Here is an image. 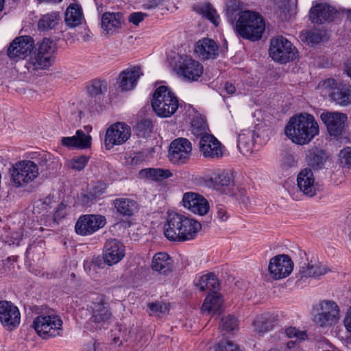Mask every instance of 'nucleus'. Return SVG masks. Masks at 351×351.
<instances>
[{
	"label": "nucleus",
	"instance_id": "nucleus-64",
	"mask_svg": "<svg viewBox=\"0 0 351 351\" xmlns=\"http://www.w3.org/2000/svg\"><path fill=\"white\" fill-rule=\"evenodd\" d=\"M343 322L346 330L349 332H351V306L347 312Z\"/></svg>",
	"mask_w": 351,
	"mask_h": 351
},
{
	"label": "nucleus",
	"instance_id": "nucleus-57",
	"mask_svg": "<svg viewBox=\"0 0 351 351\" xmlns=\"http://www.w3.org/2000/svg\"><path fill=\"white\" fill-rule=\"evenodd\" d=\"M192 127L193 130H196V132H199V134L206 132L207 129L206 123L202 119H200L199 123L198 120L194 119L192 121Z\"/></svg>",
	"mask_w": 351,
	"mask_h": 351
},
{
	"label": "nucleus",
	"instance_id": "nucleus-43",
	"mask_svg": "<svg viewBox=\"0 0 351 351\" xmlns=\"http://www.w3.org/2000/svg\"><path fill=\"white\" fill-rule=\"evenodd\" d=\"M326 153L322 150H316L309 153V164L315 169H321L326 160Z\"/></svg>",
	"mask_w": 351,
	"mask_h": 351
},
{
	"label": "nucleus",
	"instance_id": "nucleus-45",
	"mask_svg": "<svg viewBox=\"0 0 351 351\" xmlns=\"http://www.w3.org/2000/svg\"><path fill=\"white\" fill-rule=\"evenodd\" d=\"M301 38L309 45H314L322 41L323 35L319 31H306L301 34Z\"/></svg>",
	"mask_w": 351,
	"mask_h": 351
},
{
	"label": "nucleus",
	"instance_id": "nucleus-3",
	"mask_svg": "<svg viewBox=\"0 0 351 351\" xmlns=\"http://www.w3.org/2000/svg\"><path fill=\"white\" fill-rule=\"evenodd\" d=\"M265 27L262 16L256 12L250 10L240 12L235 24V29L239 36L252 41L261 38Z\"/></svg>",
	"mask_w": 351,
	"mask_h": 351
},
{
	"label": "nucleus",
	"instance_id": "nucleus-58",
	"mask_svg": "<svg viewBox=\"0 0 351 351\" xmlns=\"http://www.w3.org/2000/svg\"><path fill=\"white\" fill-rule=\"evenodd\" d=\"M147 15L143 12H134L129 16V21L135 25H138Z\"/></svg>",
	"mask_w": 351,
	"mask_h": 351
},
{
	"label": "nucleus",
	"instance_id": "nucleus-54",
	"mask_svg": "<svg viewBox=\"0 0 351 351\" xmlns=\"http://www.w3.org/2000/svg\"><path fill=\"white\" fill-rule=\"evenodd\" d=\"M66 205L64 203H60L58 204V207L56 208V211L53 214V221L56 223H59V221L64 218L66 215Z\"/></svg>",
	"mask_w": 351,
	"mask_h": 351
},
{
	"label": "nucleus",
	"instance_id": "nucleus-48",
	"mask_svg": "<svg viewBox=\"0 0 351 351\" xmlns=\"http://www.w3.org/2000/svg\"><path fill=\"white\" fill-rule=\"evenodd\" d=\"M88 161V158L85 156H77L72 158L68 162L69 168L75 170L81 171L83 169Z\"/></svg>",
	"mask_w": 351,
	"mask_h": 351
},
{
	"label": "nucleus",
	"instance_id": "nucleus-14",
	"mask_svg": "<svg viewBox=\"0 0 351 351\" xmlns=\"http://www.w3.org/2000/svg\"><path fill=\"white\" fill-rule=\"evenodd\" d=\"M130 127L125 123L117 122L111 125L106 130L105 145L108 149L115 145L125 143L130 137Z\"/></svg>",
	"mask_w": 351,
	"mask_h": 351
},
{
	"label": "nucleus",
	"instance_id": "nucleus-12",
	"mask_svg": "<svg viewBox=\"0 0 351 351\" xmlns=\"http://www.w3.org/2000/svg\"><path fill=\"white\" fill-rule=\"evenodd\" d=\"M90 308L92 315L88 319V324L95 330L105 327L111 317V313L104 298L102 295L98 296L95 301L92 302Z\"/></svg>",
	"mask_w": 351,
	"mask_h": 351
},
{
	"label": "nucleus",
	"instance_id": "nucleus-31",
	"mask_svg": "<svg viewBox=\"0 0 351 351\" xmlns=\"http://www.w3.org/2000/svg\"><path fill=\"white\" fill-rule=\"evenodd\" d=\"M223 303L222 296L219 293L213 291L205 298L201 311L204 315H211L219 313Z\"/></svg>",
	"mask_w": 351,
	"mask_h": 351
},
{
	"label": "nucleus",
	"instance_id": "nucleus-7",
	"mask_svg": "<svg viewBox=\"0 0 351 351\" xmlns=\"http://www.w3.org/2000/svg\"><path fill=\"white\" fill-rule=\"evenodd\" d=\"M33 327L40 337L48 339L61 335L62 320L55 314L41 315L34 318Z\"/></svg>",
	"mask_w": 351,
	"mask_h": 351
},
{
	"label": "nucleus",
	"instance_id": "nucleus-32",
	"mask_svg": "<svg viewBox=\"0 0 351 351\" xmlns=\"http://www.w3.org/2000/svg\"><path fill=\"white\" fill-rule=\"evenodd\" d=\"M122 14L119 12H106L101 17V27L108 34H112L121 27Z\"/></svg>",
	"mask_w": 351,
	"mask_h": 351
},
{
	"label": "nucleus",
	"instance_id": "nucleus-51",
	"mask_svg": "<svg viewBox=\"0 0 351 351\" xmlns=\"http://www.w3.org/2000/svg\"><path fill=\"white\" fill-rule=\"evenodd\" d=\"M149 309L154 313L165 314L169 311V306L161 302L151 303L148 304Z\"/></svg>",
	"mask_w": 351,
	"mask_h": 351
},
{
	"label": "nucleus",
	"instance_id": "nucleus-52",
	"mask_svg": "<svg viewBox=\"0 0 351 351\" xmlns=\"http://www.w3.org/2000/svg\"><path fill=\"white\" fill-rule=\"evenodd\" d=\"M298 165V159L296 157L290 153H287L284 155L282 160V165L285 168H291L296 167Z\"/></svg>",
	"mask_w": 351,
	"mask_h": 351
},
{
	"label": "nucleus",
	"instance_id": "nucleus-27",
	"mask_svg": "<svg viewBox=\"0 0 351 351\" xmlns=\"http://www.w3.org/2000/svg\"><path fill=\"white\" fill-rule=\"evenodd\" d=\"M329 271L330 269L326 265L320 263H304L300 267L298 276L300 279L308 278H317L325 275Z\"/></svg>",
	"mask_w": 351,
	"mask_h": 351
},
{
	"label": "nucleus",
	"instance_id": "nucleus-44",
	"mask_svg": "<svg viewBox=\"0 0 351 351\" xmlns=\"http://www.w3.org/2000/svg\"><path fill=\"white\" fill-rule=\"evenodd\" d=\"M152 123L149 119L139 121L135 126V132L138 137L146 138L152 132Z\"/></svg>",
	"mask_w": 351,
	"mask_h": 351
},
{
	"label": "nucleus",
	"instance_id": "nucleus-9",
	"mask_svg": "<svg viewBox=\"0 0 351 351\" xmlns=\"http://www.w3.org/2000/svg\"><path fill=\"white\" fill-rule=\"evenodd\" d=\"M269 53L274 61L281 64L292 61L298 56L295 47L282 36L271 39Z\"/></svg>",
	"mask_w": 351,
	"mask_h": 351
},
{
	"label": "nucleus",
	"instance_id": "nucleus-40",
	"mask_svg": "<svg viewBox=\"0 0 351 351\" xmlns=\"http://www.w3.org/2000/svg\"><path fill=\"white\" fill-rule=\"evenodd\" d=\"M197 12L208 19L215 26H218L220 22L219 16L217 14L216 10L210 3H205L199 6Z\"/></svg>",
	"mask_w": 351,
	"mask_h": 351
},
{
	"label": "nucleus",
	"instance_id": "nucleus-24",
	"mask_svg": "<svg viewBox=\"0 0 351 351\" xmlns=\"http://www.w3.org/2000/svg\"><path fill=\"white\" fill-rule=\"evenodd\" d=\"M337 10L327 3H318L313 6L309 11V19L312 23L322 24L332 21Z\"/></svg>",
	"mask_w": 351,
	"mask_h": 351
},
{
	"label": "nucleus",
	"instance_id": "nucleus-18",
	"mask_svg": "<svg viewBox=\"0 0 351 351\" xmlns=\"http://www.w3.org/2000/svg\"><path fill=\"white\" fill-rule=\"evenodd\" d=\"M34 40L29 36L16 38L10 45L7 55L11 60L25 59L34 47Z\"/></svg>",
	"mask_w": 351,
	"mask_h": 351
},
{
	"label": "nucleus",
	"instance_id": "nucleus-60",
	"mask_svg": "<svg viewBox=\"0 0 351 351\" xmlns=\"http://www.w3.org/2000/svg\"><path fill=\"white\" fill-rule=\"evenodd\" d=\"M143 156L140 154H138L134 156H130L128 158H126V163L128 165H132V166H136L138 165L141 162L143 161Z\"/></svg>",
	"mask_w": 351,
	"mask_h": 351
},
{
	"label": "nucleus",
	"instance_id": "nucleus-63",
	"mask_svg": "<svg viewBox=\"0 0 351 351\" xmlns=\"http://www.w3.org/2000/svg\"><path fill=\"white\" fill-rule=\"evenodd\" d=\"M99 346V343L95 340H92L88 343L84 345L82 351H96Z\"/></svg>",
	"mask_w": 351,
	"mask_h": 351
},
{
	"label": "nucleus",
	"instance_id": "nucleus-61",
	"mask_svg": "<svg viewBox=\"0 0 351 351\" xmlns=\"http://www.w3.org/2000/svg\"><path fill=\"white\" fill-rule=\"evenodd\" d=\"M167 0H148L144 5L145 9H154L160 5H163Z\"/></svg>",
	"mask_w": 351,
	"mask_h": 351
},
{
	"label": "nucleus",
	"instance_id": "nucleus-28",
	"mask_svg": "<svg viewBox=\"0 0 351 351\" xmlns=\"http://www.w3.org/2000/svg\"><path fill=\"white\" fill-rule=\"evenodd\" d=\"M173 260L166 252H158L152 258V269L161 274H167L173 268Z\"/></svg>",
	"mask_w": 351,
	"mask_h": 351
},
{
	"label": "nucleus",
	"instance_id": "nucleus-47",
	"mask_svg": "<svg viewBox=\"0 0 351 351\" xmlns=\"http://www.w3.org/2000/svg\"><path fill=\"white\" fill-rule=\"evenodd\" d=\"M213 351H240L239 346L234 342L229 340L219 341L213 346Z\"/></svg>",
	"mask_w": 351,
	"mask_h": 351
},
{
	"label": "nucleus",
	"instance_id": "nucleus-55",
	"mask_svg": "<svg viewBox=\"0 0 351 351\" xmlns=\"http://www.w3.org/2000/svg\"><path fill=\"white\" fill-rule=\"evenodd\" d=\"M105 190L106 186L104 185L101 184H97L90 191L88 194V197L91 200L95 199L102 195L105 192Z\"/></svg>",
	"mask_w": 351,
	"mask_h": 351
},
{
	"label": "nucleus",
	"instance_id": "nucleus-50",
	"mask_svg": "<svg viewBox=\"0 0 351 351\" xmlns=\"http://www.w3.org/2000/svg\"><path fill=\"white\" fill-rule=\"evenodd\" d=\"M285 333L289 338L295 339V341H304L307 338V334L305 331L300 330L295 327L287 328Z\"/></svg>",
	"mask_w": 351,
	"mask_h": 351
},
{
	"label": "nucleus",
	"instance_id": "nucleus-46",
	"mask_svg": "<svg viewBox=\"0 0 351 351\" xmlns=\"http://www.w3.org/2000/svg\"><path fill=\"white\" fill-rule=\"evenodd\" d=\"M88 91L93 97L104 94L107 91V83L105 81L93 80L88 88Z\"/></svg>",
	"mask_w": 351,
	"mask_h": 351
},
{
	"label": "nucleus",
	"instance_id": "nucleus-15",
	"mask_svg": "<svg viewBox=\"0 0 351 351\" xmlns=\"http://www.w3.org/2000/svg\"><path fill=\"white\" fill-rule=\"evenodd\" d=\"M191 152V143L186 138H178L170 144L169 158L173 164H185L189 160Z\"/></svg>",
	"mask_w": 351,
	"mask_h": 351
},
{
	"label": "nucleus",
	"instance_id": "nucleus-4",
	"mask_svg": "<svg viewBox=\"0 0 351 351\" xmlns=\"http://www.w3.org/2000/svg\"><path fill=\"white\" fill-rule=\"evenodd\" d=\"M152 106L158 116L170 117L178 110L179 101L176 94L169 88L160 86L154 93Z\"/></svg>",
	"mask_w": 351,
	"mask_h": 351
},
{
	"label": "nucleus",
	"instance_id": "nucleus-35",
	"mask_svg": "<svg viewBox=\"0 0 351 351\" xmlns=\"http://www.w3.org/2000/svg\"><path fill=\"white\" fill-rule=\"evenodd\" d=\"M84 20V16L81 7L79 5L73 4L69 5L65 12L64 21L66 24L75 27L80 25Z\"/></svg>",
	"mask_w": 351,
	"mask_h": 351
},
{
	"label": "nucleus",
	"instance_id": "nucleus-16",
	"mask_svg": "<svg viewBox=\"0 0 351 351\" xmlns=\"http://www.w3.org/2000/svg\"><path fill=\"white\" fill-rule=\"evenodd\" d=\"M21 322V313L16 306L7 300L0 301V323L8 330L17 328Z\"/></svg>",
	"mask_w": 351,
	"mask_h": 351
},
{
	"label": "nucleus",
	"instance_id": "nucleus-42",
	"mask_svg": "<svg viewBox=\"0 0 351 351\" xmlns=\"http://www.w3.org/2000/svg\"><path fill=\"white\" fill-rule=\"evenodd\" d=\"M219 328L227 333H234L239 330L238 319L235 317L229 315L221 319Z\"/></svg>",
	"mask_w": 351,
	"mask_h": 351
},
{
	"label": "nucleus",
	"instance_id": "nucleus-19",
	"mask_svg": "<svg viewBox=\"0 0 351 351\" xmlns=\"http://www.w3.org/2000/svg\"><path fill=\"white\" fill-rule=\"evenodd\" d=\"M320 119L330 136L337 137L341 135L347 120L345 114L338 112H324L321 114Z\"/></svg>",
	"mask_w": 351,
	"mask_h": 351
},
{
	"label": "nucleus",
	"instance_id": "nucleus-20",
	"mask_svg": "<svg viewBox=\"0 0 351 351\" xmlns=\"http://www.w3.org/2000/svg\"><path fill=\"white\" fill-rule=\"evenodd\" d=\"M182 202L185 208L199 215H206L209 210L208 201L202 195L194 192L185 193Z\"/></svg>",
	"mask_w": 351,
	"mask_h": 351
},
{
	"label": "nucleus",
	"instance_id": "nucleus-26",
	"mask_svg": "<svg viewBox=\"0 0 351 351\" xmlns=\"http://www.w3.org/2000/svg\"><path fill=\"white\" fill-rule=\"evenodd\" d=\"M140 66H134L123 71L119 74V88L123 91L132 90L137 84L138 80L143 75Z\"/></svg>",
	"mask_w": 351,
	"mask_h": 351
},
{
	"label": "nucleus",
	"instance_id": "nucleus-2",
	"mask_svg": "<svg viewBox=\"0 0 351 351\" xmlns=\"http://www.w3.org/2000/svg\"><path fill=\"white\" fill-rule=\"evenodd\" d=\"M285 134L293 143L305 145L319 134V125L312 114L301 113L290 119Z\"/></svg>",
	"mask_w": 351,
	"mask_h": 351
},
{
	"label": "nucleus",
	"instance_id": "nucleus-59",
	"mask_svg": "<svg viewBox=\"0 0 351 351\" xmlns=\"http://www.w3.org/2000/svg\"><path fill=\"white\" fill-rule=\"evenodd\" d=\"M217 218L221 222L226 221L229 218L225 207L223 205H218L217 206Z\"/></svg>",
	"mask_w": 351,
	"mask_h": 351
},
{
	"label": "nucleus",
	"instance_id": "nucleus-10",
	"mask_svg": "<svg viewBox=\"0 0 351 351\" xmlns=\"http://www.w3.org/2000/svg\"><path fill=\"white\" fill-rule=\"evenodd\" d=\"M319 312L314 317V322L322 328L336 324L340 318V311L336 302L324 300L319 303Z\"/></svg>",
	"mask_w": 351,
	"mask_h": 351
},
{
	"label": "nucleus",
	"instance_id": "nucleus-38",
	"mask_svg": "<svg viewBox=\"0 0 351 351\" xmlns=\"http://www.w3.org/2000/svg\"><path fill=\"white\" fill-rule=\"evenodd\" d=\"M139 174L142 178H146L156 181L162 180L172 176L169 170L159 168L143 169L140 171Z\"/></svg>",
	"mask_w": 351,
	"mask_h": 351
},
{
	"label": "nucleus",
	"instance_id": "nucleus-29",
	"mask_svg": "<svg viewBox=\"0 0 351 351\" xmlns=\"http://www.w3.org/2000/svg\"><path fill=\"white\" fill-rule=\"evenodd\" d=\"M277 322V316L274 313H265L257 315L254 322V331L260 334H264L271 330Z\"/></svg>",
	"mask_w": 351,
	"mask_h": 351
},
{
	"label": "nucleus",
	"instance_id": "nucleus-5",
	"mask_svg": "<svg viewBox=\"0 0 351 351\" xmlns=\"http://www.w3.org/2000/svg\"><path fill=\"white\" fill-rule=\"evenodd\" d=\"M317 89L324 97H328L331 101L341 106L351 104V87L346 84H338L333 78L321 81Z\"/></svg>",
	"mask_w": 351,
	"mask_h": 351
},
{
	"label": "nucleus",
	"instance_id": "nucleus-56",
	"mask_svg": "<svg viewBox=\"0 0 351 351\" xmlns=\"http://www.w3.org/2000/svg\"><path fill=\"white\" fill-rule=\"evenodd\" d=\"M34 155H35V156H34L32 158H37L38 162L40 167L47 166L48 162L51 159V156H50L49 153H47V152H43L38 154H37L36 153V154H34Z\"/></svg>",
	"mask_w": 351,
	"mask_h": 351
},
{
	"label": "nucleus",
	"instance_id": "nucleus-36",
	"mask_svg": "<svg viewBox=\"0 0 351 351\" xmlns=\"http://www.w3.org/2000/svg\"><path fill=\"white\" fill-rule=\"evenodd\" d=\"M254 132L252 130H247L245 132L239 134L237 147L243 155H247L252 152L254 146Z\"/></svg>",
	"mask_w": 351,
	"mask_h": 351
},
{
	"label": "nucleus",
	"instance_id": "nucleus-22",
	"mask_svg": "<svg viewBox=\"0 0 351 351\" xmlns=\"http://www.w3.org/2000/svg\"><path fill=\"white\" fill-rule=\"evenodd\" d=\"M199 144L200 152L204 157L213 159L222 157L221 144L214 136L203 135Z\"/></svg>",
	"mask_w": 351,
	"mask_h": 351
},
{
	"label": "nucleus",
	"instance_id": "nucleus-37",
	"mask_svg": "<svg viewBox=\"0 0 351 351\" xmlns=\"http://www.w3.org/2000/svg\"><path fill=\"white\" fill-rule=\"evenodd\" d=\"M113 204L117 212L123 216H131L137 210V203L128 198H117Z\"/></svg>",
	"mask_w": 351,
	"mask_h": 351
},
{
	"label": "nucleus",
	"instance_id": "nucleus-41",
	"mask_svg": "<svg viewBox=\"0 0 351 351\" xmlns=\"http://www.w3.org/2000/svg\"><path fill=\"white\" fill-rule=\"evenodd\" d=\"M240 3L237 0H227L226 3V15L228 22L233 25L237 21V17H239Z\"/></svg>",
	"mask_w": 351,
	"mask_h": 351
},
{
	"label": "nucleus",
	"instance_id": "nucleus-6",
	"mask_svg": "<svg viewBox=\"0 0 351 351\" xmlns=\"http://www.w3.org/2000/svg\"><path fill=\"white\" fill-rule=\"evenodd\" d=\"M52 40L44 38L38 45V48L31 50L26 67L29 72L43 70L51 66L54 53Z\"/></svg>",
	"mask_w": 351,
	"mask_h": 351
},
{
	"label": "nucleus",
	"instance_id": "nucleus-53",
	"mask_svg": "<svg viewBox=\"0 0 351 351\" xmlns=\"http://www.w3.org/2000/svg\"><path fill=\"white\" fill-rule=\"evenodd\" d=\"M341 163L350 166L351 165V147H346L341 149L339 154Z\"/></svg>",
	"mask_w": 351,
	"mask_h": 351
},
{
	"label": "nucleus",
	"instance_id": "nucleus-33",
	"mask_svg": "<svg viewBox=\"0 0 351 351\" xmlns=\"http://www.w3.org/2000/svg\"><path fill=\"white\" fill-rule=\"evenodd\" d=\"M195 285L201 291H216L219 287V280L214 273H208L200 276L195 281Z\"/></svg>",
	"mask_w": 351,
	"mask_h": 351
},
{
	"label": "nucleus",
	"instance_id": "nucleus-25",
	"mask_svg": "<svg viewBox=\"0 0 351 351\" xmlns=\"http://www.w3.org/2000/svg\"><path fill=\"white\" fill-rule=\"evenodd\" d=\"M195 52L200 59H215L219 55V45L214 40L204 38L196 43Z\"/></svg>",
	"mask_w": 351,
	"mask_h": 351
},
{
	"label": "nucleus",
	"instance_id": "nucleus-21",
	"mask_svg": "<svg viewBox=\"0 0 351 351\" xmlns=\"http://www.w3.org/2000/svg\"><path fill=\"white\" fill-rule=\"evenodd\" d=\"M179 73L189 81H197L203 73V66L197 60L185 56L182 58L179 66Z\"/></svg>",
	"mask_w": 351,
	"mask_h": 351
},
{
	"label": "nucleus",
	"instance_id": "nucleus-39",
	"mask_svg": "<svg viewBox=\"0 0 351 351\" xmlns=\"http://www.w3.org/2000/svg\"><path fill=\"white\" fill-rule=\"evenodd\" d=\"M59 14L56 12L47 13L41 16L38 22L40 31H47L54 28L58 23Z\"/></svg>",
	"mask_w": 351,
	"mask_h": 351
},
{
	"label": "nucleus",
	"instance_id": "nucleus-30",
	"mask_svg": "<svg viewBox=\"0 0 351 351\" xmlns=\"http://www.w3.org/2000/svg\"><path fill=\"white\" fill-rule=\"evenodd\" d=\"M91 137L85 134L82 130H77L75 136L62 137V145L69 148H87L90 146Z\"/></svg>",
	"mask_w": 351,
	"mask_h": 351
},
{
	"label": "nucleus",
	"instance_id": "nucleus-34",
	"mask_svg": "<svg viewBox=\"0 0 351 351\" xmlns=\"http://www.w3.org/2000/svg\"><path fill=\"white\" fill-rule=\"evenodd\" d=\"M215 188L221 193L232 195L234 193V184L232 175L228 172H222L215 178Z\"/></svg>",
	"mask_w": 351,
	"mask_h": 351
},
{
	"label": "nucleus",
	"instance_id": "nucleus-8",
	"mask_svg": "<svg viewBox=\"0 0 351 351\" xmlns=\"http://www.w3.org/2000/svg\"><path fill=\"white\" fill-rule=\"evenodd\" d=\"M11 182L16 187H23L33 182L38 176V165L32 160L16 162L10 169Z\"/></svg>",
	"mask_w": 351,
	"mask_h": 351
},
{
	"label": "nucleus",
	"instance_id": "nucleus-11",
	"mask_svg": "<svg viewBox=\"0 0 351 351\" xmlns=\"http://www.w3.org/2000/svg\"><path fill=\"white\" fill-rule=\"evenodd\" d=\"M106 223V217L101 215H81L75 225V232L80 236H89L103 227Z\"/></svg>",
	"mask_w": 351,
	"mask_h": 351
},
{
	"label": "nucleus",
	"instance_id": "nucleus-49",
	"mask_svg": "<svg viewBox=\"0 0 351 351\" xmlns=\"http://www.w3.org/2000/svg\"><path fill=\"white\" fill-rule=\"evenodd\" d=\"M51 199L46 198L45 200H38L34 206V213H42L43 215L47 213L51 208Z\"/></svg>",
	"mask_w": 351,
	"mask_h": 351
},
{
	"label": "nucleus",
	"instance_id": "nucleus-13",
	"mask_svg": "<svg viewBox=\"0 0 351 351\" xmlns=\"http://www.w3.org/2000/svg\"><path fill=\"white\" fill-rule=\"evenodd\" d=\"M294 264L287 254H279L269 261L268 271L274 280H280L288 277L293 271Z\"/></svg>",
	"mask_w": 351,
	"mask_h": 351
},
{
	"label": "nucleus",
	"instance_id": "nucleus-23",
	"mask_svg": "<svg viewBox=\"0 0 351 351\" xmlns=\"http://www.w3.org/2000/svg\"><path fill=\"white\" fill-rule=\"evenodd\" d=\"M297 186L300 191L309 197L315 196L319 190L312 171L307 168L302 170L298 173Z\"/></svg>",
	"mask_w": 351,
	"mask_h": 351
},
{
	"label": "nucleus",
	"instance_id": "nucleus-62",
	"mask_svg": "<svg viewBox=\"0 0 351 351\" xmlns=\"http://www.w3.org/2000/svg\"><path fill=\"white\" fill-rule=\"evenodd\" d=\"M84 267L86 273L90 276H93L97 272L96 269L94 266V264L91 261H86L84 263Z\"/></svg>",
	"mask_w": 351,
	"mask_h": 351
},
{
	"label": "nucleus",
	"instance_id": "nucleus-17",
	"mask_svg": "<svg viewBox=\"0 0 351 351\" xmlns=\"http://www.w3.org/2000/svg\"><path fill=\"white\" fill-rule=\"evenodd\" d=\"M102 255L105 264L112 266L124 258L125 247L117 239H108L104 245Z\"/></svg>",
	"mask_w": 351,
	"mask_h": 351
},
{
	"label": "nucleus",
	"instance_id": "nucleus-1",
	"mask_svg": "<svg viewBox=\"0 0 351 351\" xmlns=\"http://www.w3.org/2000/svg\"><path fill=\"white\" fill-rule=\"evenodd\" d=\"M201 229L202 225L197 220L170 213L164 226V234L171 241H186L194 239Z\"/></svg>",
	"mask_w": 351,
	"mask_h": 351
}]
</instances>
